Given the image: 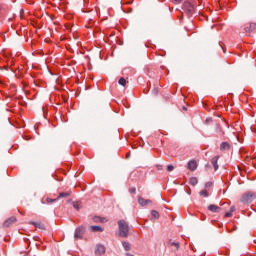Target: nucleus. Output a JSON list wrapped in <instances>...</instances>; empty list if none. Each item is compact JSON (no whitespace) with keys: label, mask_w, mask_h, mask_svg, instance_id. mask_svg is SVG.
I'll return each instance as SVG.
<instances>
[{"label":"nucleus","mask_w":256,"mask_h":256,"mask_svg":"<svg viewBox=\"0 0 256 256\" xmlns=\"http://www.w3.org/2000/svg\"><path fill=\"white\" fill-rule=\"evenodd\" d=\"M119 237H129V224L125 220L118 221Z\"/></svg>","instance_id":"obj_1"},{"label":"nucleus","mask_w":256,"mask_h":256,"mask_svg":"<svg viewBox=\"0 0 256 256\" xmlns=\"http://www.w3.org/2000/svg\"><path fill=\"white\" fill-rule=\"evenodd\" d=\"M254 199H255V193L248 192L242 195L241 203H244V204L252 203Z\"/></svg>","instance_id":"obj_2"},{"label":"nucleus","mask_w":256,"mask_h":256,"mask_svg":"<svg viewBox=\"0 0 256 256\" xmlns=\"http://www.w3.org/2000/svg\"><path fill=\"white\" fill-rule=\"evenodd\" d=\"M183 9L188 15H193V13H195V6H193L191 2H184Z\"/></svg>","instance_id":"obj_3"},{"label":"nucleus","mask_w":256,"mask_h":256,"mask_svg":"<svg viewBox=\"0 0 256 256\" xmlns=\"http://www.w3.org/2000/svg\"><path fill=\"white\" fill-rule=\"evenodd\" d=\"M85 233V228L83 226H79L76 228L75 233H74V238L75 239H83V234Z\"/></svg>","instance_id":"obj_4"},{"label":"nucleus","mask_w":256,"mask_h":256,"mask_svg":"<svg viewBox=\"0 0 256 256\" xmlns=\"http://www.w3.org/2000/svg\"><path fill=\"white\" fill-rule=\"evenodd\" d=\"M105 253V246L98 244L95 249V255H104Z\"/></svg>","instance_id":"obj_5"},{"label":"nucleus","mask_w":256,"mask_h":256,"mask_svg":"<svg viewBox=\"0 0 256 256\" xmlns=\"http://www.w3.org/2000/svg\"><path fill=\"white\" fill-rule=\"evenodd\" d=\"M208 211H211L212 213H220L221 212V207L211 204L208 206Z\"/></svg>","instance_id":"obj_6"},{"label":"nucleus","mask_w":256,"mask_h":256,"mask_svg":"<svg viewBox=\"0 0 256 256\" xmlns=\"http://www.w3.org/2000/svg\"><path fill=\"white\" fill-rule=\"evenodd\" d=\"M219 157L220 156H214L212 159H211V163L214 167V171H217V169H219V164H218V161H219Z\"/></svg>","instance_id":"obj_7"},{"label":"nucleus","mask_w":256,"mask_h":256,"mask_svg":"<svg viewBox=\"0 0 256 256\" xmlns=\"http://www.w3.org/2000/svg\"><path fill=\"white\" fill-rule=\"evenodd\" d=\"M17 222V218L15 217H10L9 219H7L5 222H4V227H11V225H13V223H16Z\"/></svg>","instance_id":"obj_8"},{"label":"nucleus","mask_w":256,"mask_h":256,"mask_svg":"<svg viewBox=\"0 0 256 256\" xmlns=\"http://www.w3.org/2000/svg\"><path fill=\"white\" fill-rule=\"evenodd\" d=\"M138 203H139V205H141V207H145L146 205H149V203H151V200H147L145 198L138 197Z\"/></svg>","instance_id":"obj_9"},{"label":"nucleus","mask_w":256,"mask_h":256,"mask_svg":"<svg viewBox=\"0 0 256 256\" xmlns=\"http://www.w3.org/2000/svg\"><path fill=\"white\" fill-rule=\"evenodd\" d=\"M188 169L190 171H195L197 169V162L195 160L188 162Z\"/></svg>","instance_id":"obj_10"},{"label":"nucleus","mask_w":256,"mask_h":256,"mask_svg":"<svg viewBox=\"0 0 256 256\" xmlns=\"http://www.w3.org/2000/svg\"><path fill=\"white\" fill-rule=\"evenodd\" d=\"M230 147H231V146L229 145V143L223 142V143L220 145V150H221V151H229Z\"/></svg>","instance_id":"obj_11"},{"label":"nucleus","mask_w":256,"mask_h":256,"mask_svg":"<svg viewBox=\"0 0 256 256\" xmlns=\"http://www.w3.org/2000/svg\"><path fill=\"white\" fill-rule=\"evenodd\" d=\"M122 247L125 249V251H131V244L129 242H122Z\"/></svg>","instance_id":"obj_12"},{"label":"nucleus","mask_w":256,"mask_h":256,"mask_svg":"<svg viewBox=\"0 0 256 256\" xmlns=\"http://www.w3.org/2000/svg\"><path fill=\"white\" fill-rule=\"evenodd\" d=\"M168 245L170 247H175V251H177L179 249V242L169 241Z\"/></svg>","instance_id":"obj_13"},{"label":"nucleus","mask_w":256,"mask_h":256,"mask_svg":"<svg viewBox=\"0 0 256 256\" xmlns=\"http://www.w3.org/2000/svg\"><path fill=\"white\" fill-rule=\"evenodd\" d=\"M197 183H199V180H197L196 177L190 178V185L195 186V185H197Z\"/></svg>","instance_id":"obj_14"},{"label":"nucleus","mask_w":256,"mask_h":256,"mask_svg":"<svg viewBox=\"0 0 256 256\" xmlns=\"http://www.w3.org/2000/svg\"><path fill=\"white\" fill-rule=\"evenodd\" d=\"M92 231L97 232H103V228L101 226H91Z\"/></svg>","instance_id":"obj_15"},{"label":"nucleus","mask_w":256,"mask_h":256,"mask_svg":"<svg viewBox=\"0 0 256 256\" xmlns=\"http://www.w3.org/2000/svg\"><path fill=\"white\" fill-rule=\"evenodd\" d=\"M255 27H256V24L255 23H251L249 27L246 28V31H255Z\"/></svg>","instance_id":"obj_16"},{"label":"nucleus","mask_w":256,"mask_h":256,"mask_svg":"<svg viewBox=\"0 0 256 256\" xmlns=\"http://www.w3.org/2000/svg\"><path fill=\"white\" fill-rule=\"evenodd\" d=\"M118 83L119 85H122V87H125V85H127V80H125V78H120Z\"/></svg>","instance_id":"obj_17"},{"label":"nucleus","mask_w":256,"mask_h":256,"mask_svg":"<svg viewBox=\"0 0 256 256\" xmlns=\"http://www.w3.org/2000/svg\"><path fill=\"white\" fill-rule=\"evenodd\" d=\"M63 197H69V193H67V192H61L60 194H59V196L57 197V199L59 200V199H63Z\"/></svg>","instance_id":"obj_18"},{"label":"nucleus","mask_w":256,"mask_h":256,"mask_svg":"<svg viewBox=\"0 0 256 256\" xmlns=\"http://www.w3.org/2000/svg\"><path fill=\"white\" fill-rule=\"evenodd\" d=\"M151 215L154 219H159V213L156 210H152Z\"/></svg>","instance_id":"obj_19"},{"label":"nucleus","mask_w":256,"mask_h":256,"mask_svg":"<svg viewBox=\"0 0 256 256\" xmlns=\"http://www.w3.org/2000/svg\"><path fill=\"white\" fill-rule=\"evenodd\" d=\"M200 195H201L202 197H209V192H207V190H202V191L200 192Z\"/></svg>","instance_id":"obj_20"},{"label":"nucleus","mask_w":256,"mask_h":256,"mask_svg":"<svg viewBox=\"0 0 256 256\" xmlns=\"http://www.w3.org/2000/svg\"><path fill=\"white\" fill-rule=\"evenodd\" d=\"M73 207H74V209H76V211H79L81 209V205L77 202L73 203Z\"/></svg>","instance_id":"obj_21"},{"label":"nucleus","mask_w":256,"mask_h":256,"mask_svg":"<svg viewBox=\"0 0 256 256\" xmlns=\"http://www.w3.org/2000/svg\"><path fill=\"white\" fill-rule=\"evenodd\" d=\"M46 201L47 203H55V201H58V199L47 198Z\"/></svg>","instance_id":"obj_22"},{"label":"nucleus","mask_w":256,"mask_h":256,"mask_svg":"<svg viewBox=\"0 0 256 256\" xmlns=\"http://www.w3.org/2000/svg\"><path fill=\"white\" fill-rule=\"evenodd\" d=\"M30 225H34V227L36 228H40L41 224L37 223V222H30Z\"/></svg>","instance_id":"obj_23"},{"label":"nucleus","mask_w":256,"mask_h":256,"mask_svg":"<svg viewBox=\"0 0 256 256\" xmlns=\"http://www.w3.org/2000/svg\"><path fill=\"white\" fill-rule=\"evenodd\" d=\"M173 169H175V167L173 165L167 166V171H173Z\"/></svg>","instance_id":"obj_24"},{"label":"nucleus","mask_w":256,"mask_h":256,"mask_svg":"<svg viewBox=\"0 0 256 256\" xmlns=\"http://www.w3.org/2000/svg\"><path fill=\"white\" fill-rule=\"evenodd\" d=\"M225 217H233V214L231 212H226Z\"/></svg>","instance_id":"obj_25"},{"label":"nucleus","mask_w":256,"mask_h":256,"mask_svg":"<svg viewBox=\"0 0 256 256\" xmlns=\"http://www.w3.org/2000/svg\"><path fill=\"white\" fill-rule=\"evenodd\" d=\"M136 191H137L136 188H130V189H129V193H135Z\"/></svg>","instance_id":"obj_26"},{"label":"nucleus","mask_w":256,"mask_h":256,"mask_svg":"<svg viewBox=\"0 0 256 256\" xmlns=\"http://www.w3.org/2000/svg\"><path fill=\"white\" fill-rule=\"evenodd\" d=\"M156 168L158 169V171L163 170V166L162 165H156Z\"/></svg>","instance_id":"obj_27"},{"label":"nucleus","mask_w":256,"mask_h":256,"mask_svg":"<svg viewBox=\"0 0 256 256\" xmlns=\"http://www.w3.org/2000/svg\"><path fill=\"white\" fill-rule=\"evenodd\" d=\"M234 211H235V206H231L229 212L233 214Z\"/></svg>","instance_id":"obj_28"},{"label":"nucleus","mask_w":256,"mask_h":256,"mask_svg":"<svg viewBox=\"0 0 256 256\" xmlns=\"http://www.w3.org/2000/svg\"><path fill=\"white\" fill-rule=\"evenodd\" d=\"M174 3H181L183 0H172Z\"/></svg>","instance_id":"obj_29"},{"label":"nucleus","mask_w":256,"mask_h":256,"mask_svg":"<svg viewBox=\"0 0 256 256\" xmlns=\"http://www.w3.org/2000/svg\"><path fill=\"white\" fill-rule=\"evenodd\" d=\"M211 186V182L206 183V187H210Z\"/></svg>","instance_id":"obj_30"},{"label":"nucleus","mask_w":256,"mask_h":256,"mask_svg":"<svg viewBox=\"0 0 256 256\" xmlns=\"http://www.w3.org/2000/svg\"><path fill=\"white\" fill-rule=\"evenodd\" d=\"M94 221H99V217L94 218Z\"/></svg>","instance_id":"obj_31"},{"label":"nucleus","mask_w":256,"mask_h":256,"mask_svg":"<svg viewBox=\"0 0 256 256\" xmlns=\"http://www.w3.org/2000/svg\"><path fill=\"white\" fill-rule=\"evenodd\" d=\"M184 111H187V108L186 107H183Z\"/></svg>","instance_id":"obj_32"},{"label":"nucleus","mask_w":256,"mask_h":256,"mask_svg":"<svg viewBox=\"0 0 256 256\" xmlns=\"http://www.w3.org/2000/svg\"><path fill=\"white\" fill-rule=\"evenodd\" d=\"M126 158L129 159V154L126 155Z\"/></svg>","instance_id":"obj_33"},{"label":"nucleus","mask_w":256,"mask_h":256,"mask_svg":"<svg viewBox=\"0 0 256 256\" xmlns=\"http://www.w3.org/2000/svg\"><path fill=\"white\" fill-rule=\"evenodd\" d=\"M154 93H157V90H154Z\"/></svg>","instance_id":"obj_34"}]
</instances>
